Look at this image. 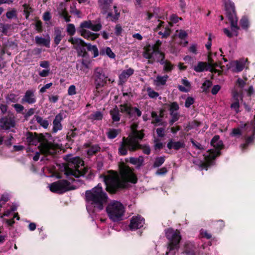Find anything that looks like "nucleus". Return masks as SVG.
Instances as JSON below:
<instances>
[{
    "label": "nucleus",
    "mask_w": 255,
    "mask_h": 255,
    "mask_svg": "<svg viewBox=\"0 0 255 255\" xmlns=\"http://www.w3.org/2000/svg\"><path fill=\"white\" fill-rule=\"evenodd\" d=\"M68 42L73 45V47L76 50L78 56L83 58L88 57V53L86 51L88 43H86L80 38L75 37H70L68 39Z\"/></svg>",
    "instance_id": "9"
},
{
    "label": "nucleus",
    "mask_w": 255,
    "mask_h": 255,
    "mask_svg": "<svg viewBox=\"0 0 255 255\" xmlns=\"http://www.w3.org/2000/svg\"><path fill=\"white\" fill-rule=\"evenodd\" d=\"M26 140L29 145H37L40 152L45 155H51L52 150H53V144L48 141L42 133L27 131L26 133Z\"/></svg>",
    "instance_id": "4"
},
{
    "label": "nucleus",
    "mask_w": 255,
    "mask_h": 255,
    "mask_svg": "<svg viewBox=\"0 0 255 255\" xmlns=\"http://www.w3.org/2000/svg\"><path fill=\"white\" fill-rule=\"evenodd\" d=\"M110 115L114 122H119L121 119V115L120 114V110L117 106L110 111Z\"/></svg>",
    "instance_id": "27"
},
{
    "label": "nucleus",
    "mask_w": 255,
    "mask_h": 255,
    "mask_svg": "<svg viewBox=\"0 0 255 255\" xmlns=\"http://www.w3.org/2000/svg\"><path fill=\"white\" fill-rule=\"evenodd\" d=\"M76 129H77L75 128L73 130H71L67 133L66 137L69 142H73L74 140L72 138H74L77 135V134L75 132Z\"/></svg>",
    "instance_id": "44"
},
{
    "label": "nucleus",
    "mask_w": 255,
    "mask_h": 255,
    "mask_svg": "<svg viewBox=\"0 0 255 255\" xmlns=\"http://www.w3.org/2000/svg\"><path fill=\"white\" fill-rule=\"evenodd\" d=\"M144 158L142 156H139L138 158L130 157L129 158V162L133 164L137 165V167H140L143 164Z\"/></svg>",
    "instance_id": "31"
},
{
    "label": "nucleus",
    "mask_w": 255,
    "mask_h": 255,
    "mask_svg": "<svg viewBox=\"0 0 255 255\" xmlns=\"http://www.w3.org/2000/svg\"><path fill=\"white\" fill-rule=\"evenodd\" d=\"M162 44V42L159 40H157L156 42L151 46L152 49H153V53H154V54L155 55L158 54L160 55V57H162V54L164 55V56L165 55V54L164 52H162L160 50V46Z\"/></svg>",
    "instance_id": "28"
},
{
    "label": "nucleus",
    "mask_w": 255,
    "mask_h": 255,
    "mask_svg": "<svg viewBox=\"0 0 255 255\" xmlns=\"http://www.w3.org/2000/svg\"><path fill=\"white\" fill-rule=\"evenodd\" d=\"M234 62L235 68L234 69V72L238 73L243 70L245 67V64L243 61L236 60Z\"/></svg>",
    "instance_id": "37"
},
{
    "label": "nucleus",
    "mask_w": 255,
    "mask_h": 255,
    "mask_svg": "<svg viewBox=\"0 0 255 255\" xmlns=\"http://www.w3.org/2000/svg\"><path fill=\"white\" fill-rule=\"evenodd\" d=\"M242 131L239 128H234L232 129L231 135L234 136H239L242 135Z\"/></svg>",
    "instance_id": "58"
},
{
    "label": "nucleus",
    "mask_w": 255,
    "mask_h": 255,
    "mask_svg": "<svg viewBox=\"0 0 255 255\" xmlns=\"http://www.w3.org/2000/svg\"><path fill=\"white\" fill-rule=\"evenodd\" d=\"M255 139V126L253 128L252 133L251 135L245 136V142L240 145V148L243 152L247 149L248 146L253 143Z\"/></svg>",
    "instance_id": "19"
},
{
    "label": "nucleus",
    "mask_w": 255,
    "mask_h": 255,
    "mask_svg": "<svg viewBox=\"0 0 255 255\" xmlns=\"http://www.w3.org/2000/svg\"><path fill=\"white\" fill-rule=\"evenodd\" d=\"M65 167L64 174L67 176L72 175L76 178L84 176L87 169L84 167V161L78 156L74 157L69 165Z\"/></svg>",
    "instance_id": "6"
},
{
    "label": "nucleus",
    "mask_w": 255,
    "mask_h": 255,
    "mask_svg": "<svg viewBox=\"0 0 255 255\" xmlns=\"http://www.w3.org/2000/svg\"><path fill=\"white\" fill-rule=\"evenodd\" d=\"M87 50L89 51H93L94 58H95L99 55V50L96 45H92L90 43H88Z\"/></svg>",
    "instance_id": "41"
},
{
    "label": "nucleus",
    "mask_w": 255,
    "mask_h": 255,
    "mask_svg": "<svg viewBox=\"0 0 255 255\" xmlns=\"http://www.w3.org/2000/svg\"><path fill=\"white\" fill-rule=\"evenodd\" d=\"M60 15L63 17L65 21L67 22L70 21V16L69 15L66 9H63L62 10Z\"/></svg>",
    "instance_id": "49"
},
{
    "label": "nucleus",
    "mask_w": 255,
    "mask_h": 255,
    "mask_svg": "<svg viewBox=\"0 0 255 255\" xmlns=\"http://www.w3.org/2000/svg\"><path fill=\"white\" fill-rule=\"evenodd\" d=\"M115 14L113 16V18L111 19V20L113 22H116L119 18L120 16V13L118 12L117 7L116 5L114 6Z\"/></svg>",
    "instance_id": "50"
},
{
    "label": "nucleus",
    "mask_w": 255,
    "mask_h": 255,
    "mask_svg": "<svg viewBox=\"0 0 255 255\" xmlns=\"http://www.w3.org/2000/svg\"><path fill=\"white\" fill-rule=\"evenodd\" d=\"M103 118V115L100 111H96V112L90 115V118L92 120L100 121Z\"/></svg>",
    "instance_id": "39"
},
{
    "label": "nucleus",
    "mask_w": 255,
    "mask_h": 255,
    "mask_svg": "<svg viewBox=\"0 0 255 255\" xmlns=\"http://www.w3.org/2000/svg\"><path fill=\"white\" fill-rule=\"evenodd\" d=\"M165 161L164 157L160 156L155 158V161L153 164V167L154 168L160 166Z\"/></svg>",
    "instance_id": "43"
},
{
    "label": "nucleus",
    "mask_w": 255,
    "mask_h": 255,
    "mask_svg": "<svg viewBox=\"0 0 255 255\" xmlns=\"http://www.w3.org/2000/svg\"><path fill=\"white\" fill-rule=\"evenodd\" d=\"M15 121L14 117L4 116L0 118V128L5 130H9L15 126Z\"/></svg>",
    "instance_id": "14"
},
{
    "label": "nucleus",
    "mask_w": 255,
    "mask_h": 255,
    "mask_svg": "<svg viewBox=\"0 0 255 255\" xmlns=\"http://www.w3.org/2000/svg\"><path fill=\"white\" fill-rule=\"evenodd\" d=\"M102 27V26L100 22H99L96 24H94L92 23V26L90 29L93 31L97 32L101 29Z\"/></svg>",
    "instance_id": "54"
},
{
    "label": "nucleus",
    "mask_w": 255,
    "mask_h": 255,
    "mask_svg": "<svg viewBox=\"0 0 255 255\" xmlns=\"http://www.w3.org/2000/svg\"><path fill=\"white\" fill-rule=\"evenodd\" d=\"M34 118L37 123L44 128H47L49 125L48 121L46 119H43L42 117L35 115Z\"/></svg>",
    "instance_id": "36"
},
{
    "label": "nucleus",
    "mask_w": 255,
    "mask_h": 255,
    "mask_svg": "<svg viewBox=\"0 0 255 255\" xmlns=\"http://www.w3.org/2000/svg\"><path fill=\"white\" fill-rule=\"evenodd\" d=\"M148 95L150 98H156L158 96V93L153 90L150 87L147 88Z\"/></svg>",
    "instance_id": "47"
},
{
    "label": "nucleus",
    "mask_w": 255,
    "mask_h": 255,
    "mask_svg": "<svg viewBox=\"0 0 255 255\" xmlns=\"http://www.w3.org/2000/svg\"><path fill=\"white\" fill-rule=\"evenodd\" d=\"M195 102L194 99L192 97H188L186 99L185 106L186 108H189Z\"/></svg>",
    "instance_id": "52"
},
{
    "label": "nucleus",
    "mask_w": 255,
    "mask_h": 255,
    "mask_svg": "<svg viewBox=\"0 0 255 255\" xmlns=\"http://www.w3.org/2000/svg\"><path fill=\"white\" fill-rule=\"evenodd\" d=\"M12 106L14 108L17 113H21L24 109L22 105L19 104H13Z\"/></svg>",
    "instance_id": "56"
},
{
    "label": "nucleus",
    "mask_w": 255,
    "mask_h": 255,
    "mask_svg": "<svg viewBox=\"0 0 255 255\" xmlns=\"http://www.w3.org/2000/svg\"><path fill=\"white\" fill-rule=\"evenodd\" d=\"M115 29V34L118 36L121 35L122 31L123 30L121 25L120 24H117L116 25Z\"/></svg>",
    "instance_id": "59"
},
{
    "label": "nucleus",
    "mask_w": 255,
    "mask_h": 255,
    "mask_svg": "<svg viewBox=\"0 0 255 255\" xmlns=\"http://www.w3.org/2000/svg\"><path fill=\"white\" fill-rule=\"evenodd\" d=\"M92 26V21L91 20H86L80 23V26L77 29V32L82 36V31H88L85 28H91Z\"/></svg>",
    "instance_id": "29"
},
{
    "label": "nucleus",
    "mask_w": 255,
    "mask_h": 255,
    "mask_svg": "<svg viewBox=\"0 0 255 255\" xmlns=\"http://www.w3.org/2000/svg\"><path fill=\"white\" fill-rule=\"evenodd\" d=\"M113 0H99L98 3L99 7L102 10L101 12L103 14L107 13L110 9L111 3Z\"/></svg>",
    "instance_id": "24"
},
{
    "label": "nucleus",
    "mask_w": 255,
    "mask_h": 255,
    "mask_svg": "<svg viewBox=\"0 0 255 255\" xmlns=\"http://www.w3.org/2000/svg\"><path fill=\"white\" fill-rule=\"evenodd\" d=\"M168 78V76L167 75H165L163 76H157L155 80V82L156 83V85L158 86L160 85H165L166 84Z\"/></svg>",
    "instance_id": "35"
},
{
    "label": "nucleus",
    "mask_w": 255,
    "mask_h": 255,
    "mask_svg": "<svg viewBox=\"0 0 255 255\" xmlns=\"http://www.w3.org/2000/svg\"><path fill=\"white\" fill-rule=\"evenodd\" d=\"M92 78L97 90L104 87L107 84L108 76H106L101 68L97 67L95 69Z\"/></svg>",
    "instance_id": "11"
},
{
    "label": "nucleus",
    "mask_w": 255,
    "mask_h": 255,
    "mask_svg": "<svg viewBox=\"0 0 255 255\" xmlns=\"http://www.w3.org/2000/svg\"><path fill=\"white\" fill-rule=\"evenodd\" d=\"M212 85V82L209 80H206L202 84V88L204 91H207Z\"/></svg>",
    "instance_id": "51"
},
{
    "label": "nucleus",
    "mask_w": 255,
    "mask_h": 255,
    "mask_svg": "<svg viewBox=\"0 0 255 255\" xmlns=\"http://www.w3.org/2000/svg\"><path fill=\"white\" fill-rule=\"evenodd\" d=\"M23 7L24 8V13L25 15V17L27 19L30 15V10H31V8L27 4L25 3L23 5Z\"/></svg>",
    "instance_id": "53"
},
{
    "label": "nucleus",
    "mask_w": 255,
    "mask_h": 255,
    "mask_svg": "<svg viewBox=\"0 0 255 255\" xmlns=\"http://www.w3.org/2000/svg\"><path fill=\"white\" fill-rule=\"evenodd\" d=\"M35 29L38 32L41 33L42 31V26L41 21H37L35 23Z\"/></svg>",
    "instance_id": "64"
},
{
    "label": "nucleus",
    "mask_w": 255,
    "mask_h": 255,
    "mask_svg": "<svg viewBox=\"0 0 255 255\" xmlns=\"http://www.w3.org/2000/svg\"><path fill=\"white\" fill-rule=\"evenodd\" d=\"M140 149H142L143 150V152L147 155L150 154L151 152V149L149 145L144 144L142 145Z\"/></svg>",
    "instance_id": "57"
},
{
    "label": "nucleus",
    "mask_w": 255,
    "mask_h": 255,
    "mask_svg": "<svg viewBox=\"0 0 255 255\" xmlns=\"http://www.w3.org/2000/svg\"><path fill=\"white\" fill-rule=\"evenodd\" d=\"M226 16L231 23L232 30L234 32H238L240 27L238 25V17L235 10L234 3L228 1L225 3Z\"/></svg>",
    "instance_id": "8"
},
{
    "label": "nucleus",
    "mask_w": 255,
    "mask_h": 255,
    "mask_svg": "<svg viewBox=\"0 0 255 255\" xmlns=\"http://www.w3.org/2000/svg\"><path fill=\"white\" fill-rule=\"evenodd\" d=\"M134 73V70L129 68L127 70H125L119 76L118 85L123 86L128 80V78Z\"/></svg>",
    "instance_id": "17"
},
{
    "label": "nucleus",
    "mask_w": 255,
    "mask_h": 255,
    "mask_svg": "<svg viewBox=\"0 0 255 255\" xmlns=\"http://www.w3.org/2000/svg\"><path fill=\"white\" fill-rule=\"evenodd\" d=\"M49 189L53 193L61 194L74 189V188L70 186L69 181L62 179L52 183L49 186Z\"/></svg>",
    "instance_id": "10"
},
{
    "label": "nucleus",
    "mask_w": 255,
    "mask_h": 255,
    "mask_svg": "<svg viewBox=\"0 0 255 255\" xmlns=\"http://www.w3.org/2000/svg\"><path fill=\"white\" fill-rule=\"evenodd\" d=\"M165 237L168 240V251L170 252L178 250L181 240V236L179 231L174 230L172 228H168L165 230Z\"/></svg>",
    "instance_id": "7"
},
{
    "label": "nucleus",
    "mask_w": 255,
    "mask_h": 255,
    "mask_svg": "<svg viewBox=\"0 0 255 255\" xmlns=\"http://www.w3.org/2000/svg\"><path fill=\"white\" fill-rule=\"evenodd\" d=\"M118 134V131L116 129H110L108 132V137L110 139H114L117 137Z\"/></svg>",
    "instance_id": "48"
},
{
    "label": "nucleus",
    "mask_w": 255,
    "mask_h": 255,
    "mask_svg": "<svg viewBox=\"0 0 255 255\" xmlns=\"http://www.w3.org/2000/svg\"><path fill=\"white\" fill-rule=\"evenodd\" d=\"M207 64L206 62H199L197 65L194 67V70L197 72H202L205 70H207L206 68Z\"/></svg>",
    "instance_id": "34"
},
{
    "label": "nucleus",
    "mask_w": 255,
    "mask_h": 255,
    "mask_svg": "<svg viewBox=\"0 0 255 255\" xmlns=\"http://www.w3.org/2000/svg\"><path fill=\"white\" fill-rule=\"evenodd\" d=\"M100 150L101 147L99 144H94L87 151V154L89 156H92L96 155Z\"/></svg>",
    "instance_id": "33"
},
{
    "label": "nucleus",
    "mask_w": 255,
    "mask_h": 255,
    "mask_svg": "<svg viewBox=\"0 0 255 255\" xmlns=\"http://www.w3.org/2000/svg\"><path fill=\"white\" fill-rule=\"evenodd\" d=\"M240 25L243 29L247 30L250 26L249 21L246 16H243L240 20Z\"/></svg>",
    "instance_id": "38"
},
{
    "label": "nucleus",
    "mask_w": 255,
    "mask_h": 255,
    "mask_svg": "<svg viewBox=\"0 0 255 255\" xmlns=\"http://www.w3.org/2000/svg\"><path fill=\"white\" fill-rule=\"evenodd\" d=\"M64 118L63 114L61 113H59L55 116L53 121V128L52 130L53 133H56L58 130L62 129L61 122Z\"/></svg>",
    "instance_id": "18"
},
{
    "label": "nucleus",
    "mask_w": 255,
    "mask_h": 255,
    "mask_svg": "<svg viewBox=\"0 0 255 255\" xmlns=\"http://www.w3.org/2000/svg\"><path fill=\"white\" fill-rule=\"evenodd\" d=\"M185 146V144L183 141H174L173 139H170L167 144V147L169 149H174L175 150H178L181 148H184Z\"/></svg>",
    "instance_id": "23"
},
{
    "label": "nucleus",
    "mask_w": 255,
    "mask_h": 255,
    "mask_svg": "<svg viewBox=\"0 0 255 255\" xmlns=\"http://www.w3.org/2000/svg\"><path fill=\"white\" fill-rule=\"evenodd\" d=\"M120 107V111L122 113H126L129 118H131L133 116V112L136 113L137 117H140L141 116V111L137 107H133L127 103L121 104Z\"/></svg>",
    "instance_id": "13"
},
{
    "label": "nucleus",
    "mask_w": 255,
    "mask_h": 255,
    "mask_svg": "<svg viewBox=\"0 0 255 255\" xmlns=\"http://www.w3.org/2000/svg\"><path fill=\"white\" fill-rule=\"evenodd\" d=\"M100 34L95 33L90 31H82V36L88 40H95L99 37Z\"/></svg>",
    "instance_id": "30"
},
{
    "label": "nucleus",
    "mask_w": 255,
    "mask_h": 255,
    "mask_svg": "<svg viewBox=\"0 0 255 255\" xmlns=\"http://www.w3.org/2000/svg\"><path fill=\"white\" fill-rule=\"evenodd\" d=\"M231 108L234 109L236 111V113H238L239 112L240 104L238 99L231 104Z\"/></svg>",
    "instance_id": "55"
},
{
    "label": "nucleus",
    "mask_w": 255,
    "mask_h": 255,
    "mask_svg": "<svg viewBox=\"0 0 255 255\" xmlns=\"http://www.w3.org/2000/svg\"><path fill=\"white\" fill-rule=\"evenodd\" d=\"M209 65L211 67H216L218 66L217 63H214V60L211 57V53L210 52L208 56Z\"/></svg>",
    "instance_id": "61"
},
{
    "label": "nucleus",
    "mask_w": 255,
    "mask_h": 255,
    "mask_svg": "<svg viewBox=\"0 0 255 255\" xmlns=\"http://www.w3.org/2000/svg\"><path fill=\"white\" fill-rule=\"evenodd\" d=\"M99 53L101 55H104L106 54L109 57L112 59H114L116 57L115 53L112 51L111 48L109 47L101 49L100 50Z\"/></svg>",
    "instance_id": "32"
},
{
    "label": "nucleus",
    "mask_w": 255,
    "mask_h": 255,
    "mask_svg": "<svg viewBox=\"0 0 255 255\" xmlns=\"http://www.w3.org/2000/svg\"><path fill=\"white\" fill-rule=\"evenodd\" d=\"M143 131L144 130H137L136 133L129 134L128 137H123L118 149L119 154L125 156L127 155L128 150L134 152L140 149L141 144L138 140H141L144 138L145 134Z\"/></svg>",
    "instance_id": "3"
},
{
    "label": "nucleus",
    "mask_w": 255,
    "mask_h": 255,
    "mask_svg": "<svg viewBox=\"0 0 255 255\" xmlns=\"http://www.w3.org/2000/svg\"><path fill=\"white\" fill-rule=\"evenodd\" d=\"M165 55L164 56V55L162 54V57H161V59H158L157 62L159 63L161 65H164L163 70L165 72H170L174 69V66L169 60H165Z\"/></svg>",
    "instance_id": "22"
},
{
    "label": "nucleus",
    "mask_w": 255,
    "mask_h": 255,
    "mask_svg": "<svg viewBox=\"0 0 255 255\" xmlns=\"http://www.w3.org/2000/svg\"><path fill=\"white\" fill-rule=\"evenodd\" d=\"M66 32L69 35L71 36H73L76 32L75 25L72 23L67 24L66 27Z\"/></svg>",
    "instance_id": "40"
},
{
    "label": "nucleus",
    "mask_w": 255,
    "mask_h": 255,
    "mask_svg": "<svg viewBox=\"0 0 255 255\" xmlns=\"http://www.w3.org/2000/svg\"><path fill=\"white\" fill-rule=\"evenodd\" d=\"M191 142L192 145L195 146L197 149L200 150H204V148L203 146L198 142L194 140L193 139H191Z\"/></svg>",
    "instance_id": "60"
},
{
    "label": "nucleus",
    "mask_w": 255,
    "mask_h": 255,
    "mask_svg": "<svg viewBox=\"0 0 255 255\" xmlns=\"http://www.w3.org/2000/svg\"><path fill=\"white\" fill-rule=\"evenodd\" d=\"M109 219L114 222H119L123 220L125 208L119 201L113 200L108 204L106 209Z\"/></svg>",
    "instance_id": "5"
},
{
    "label": "nucleus",
    "mask_w": 255,
    "mask_h": 255,
    "mask_svg": "<svg viewBox=\"0 0 255 255\" xmlns=\"http://www.w3.org/2000/svg\"><path fill=\"white\" fill-rule=\"evenodd\" d=\"M171 34V29L168 27H165L164 32L159 31L158 34L162 36V38H167Z\"/></svg>",
    "instance_id": "45"
},
{
    "label": "nucleus",
    "mask_w": 255,
    "mask_h": 255,
    "mask_svg": "<svg viewBox=\"0 0 255 255\" xmlns=\"http://www.w3.org/2000/svg\"><path fill=\"white\" fill-rule=\"evenodd\" d=\"M154 53H153V51H152V53H148L147 52H143V56L145 59H147L148 60V63L149 64H153L155 61V60L153 58V54Z\"/></svg>",
    "instance_id": "42"
},
{
    "label": "nucleus",
    "mask_w": 255,
    "mask_h": 255,
    "mask_svg": "<svg viewBox=\"0 0 255 255\" xmlns=\"http://www.w3.org/2000/svg\"><path fill=\"white\" fill-rule=\"evenodd\" d=\"M35 41L37 45H43L47 48H49L50 46V39L49 36H48L47 38H44L36 36L35 37Z\"/></svg>",
    "instance_id": "25"
},
{
    "label": "nucleus",
    "mask_w": 255,
    "mask_h": 255,
    "mask_svg": "<svg viewBox=\"0 0 255 255\" xmlns=\"http://www.w3.org/2000/svg\"><path fill=\"white\" fill-rule=\"evenodd\" d=\"M120 173L122 180H120L118 172L113 170H108L107 174L103 173L100 175L106 185V190L110 194H116L119 190L125 188L126 184L128 182L135 184L137 181L133 169L124 163L120 166Z\"/></svg>",
    "instance_id": "1"
},
{
    "label": "nucleus",
    "mask_w": 255,
    "mask_h": 255,
    "mask_svg": "<svg viewBox=\"0 0 255 255\" xmlns=\"http://www.w3.org/2000/svg\"><path fill=\"white\" fill-rule=\"evenodd\" d=\"M54 43L55 44V47L58 45L64 35H62V30L60 27H55L54 28Z\"/></svg>",
    "instance_id": "26"
},
{
    "label": "nucleus",
    "mask_w": 255,
    "mask_h": 255,
    "mask_svg": "<svg viewBox=\"0 0 255 255\" xmlns=\"http://www.w3.org/2000/svg\"><path fill=\"white\" fill-rule=\"evenodd\" d=\"M207 155H204L205 161H201L200 167L202 169L207 170L209 167L211 166L217 156L216 151L214 149H209Z\"/></svg>",
    "instance_id": "12"
},
{
    "label": "nucleus",
    "mask_w": 255,
    "mask_h": 255,
    "mask_svg": "<svg viewBox=\"0 0 255 255\" xmlns=\"http://www.w3.org/2000/svg\"><path fill=\"white\" fill-rule=\"evenodd\" d=\"M169 111L170 113H175L174 112L177 111L179 109V106L178 103L176 102H174L171 103L170 105H169Z\"/></svg>",
    "instance_id": "46"
},
{
    "label": "nucleus",
    "mask_w": 255,
    "mask_h": 255,
    "mask_svg": "<svg viewBox=\"0 0 255 255\" xmlns=\"http://www.w3.org/2000/svg\"><path fill=\"white\" fill-rule=\"evenodd\" d=\"M183 253L185 255H199L198 248L195 244L191 242H186L185 244Z\"/></svg>",
    "instance_id": "16"
},
{
    "label": "nucleus",
    "mask_w": 255,
    "mask_h": 255,
    "mask_svg": "<svg viewBox=\"0 0 255 255\" xmlns=\"http://www.w3.org/2000/svg\"><path fill=\"white\" fill-rule=\"evenodd\" d=\"M108 195L104 191L102 185L98 184L91 190L85 192V200L94 207V210L100 211L103 210L104 204L107 202Z\"/></svg>",
    "instance_id": "2"
},
{
    "label": "nucleus",
    "mask_w": 255,
    "mask_h": 255,
    "mask_svg": "<svg viewBox=\"0 0 255 255\" xmlns=\"http://www.w3.org/2000/svg\"><path fill=\"white\" fill-rule=\"evenodd\" d=\"M22 103H26L28 104H34L36 98L32 90H28L26 91L23 97L21 99Z\"/></svg>",
    "instance_id": "21"
},
{
    "label": "nucleus",
    "mask_w": 255,
    "mask_h": 255,
    "mask_svg": "<svg viewBox=\"0 0 255 255\" xmlns=\"http://www.w3.org/2000/svg\"><path fill=\"white\" fill-rule=\"evenodd\" d=\"M211 145L214 147L216 150H218L217 152H216L217 156L220 154V150L223 149L224 145L222 140H220V136L219 135H215L211 139Z\"/></svg>",
    "instance_id": "20"
},
{
    "label": "nucleus",
    "mask_w": 255,
    "mask_h": 255,
    "mask_svg": "<svg viewBox=\"0 0 255 255\" xmlns=\"http://www.w3.org/2000/svg\"><path fill=\"white\" fill-rule=\"evenodd\" d=\"M76 94V87L72 85L69 86L68 89V94L69 95H74Z\"/></svg>",
    "instance_id": "63"
},
{
    "label": "nucleus",
    "mask_w": 255,
    "mask_h": 255,
    "mask_svg": "<svg viewBox=\"0 0 255 255\" xmlns=\"http://www.w3.org/2000/svg\"><path fill=\"white\" fill-rule=\"evenodd\" d=\"M201 234L203 238L207 239H210L212 238V235L206 230L202 229L201 230Z\"/></svg>",
    "instance_id": "62"
},
{
    "label": "nucleus",
    "mask_w": 255,
    "mask_h": 255,
    "mask_svg": "<svg viewBox=\"0 0 255 255\" xmlns=\"http://www.w3.org/2000/svg\"><path fill=\"white\" fill-rule=\"evenodd\" d=\"M144 224V219L140 215H138L131 218L128 227L131 231H133L141 228Z\"/></svg>",
    "instance_id": "15"
}]
</instances>
